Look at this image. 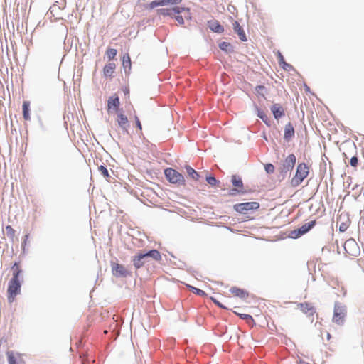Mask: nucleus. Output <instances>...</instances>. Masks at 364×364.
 <instances>
[{
	"mask_svg": "<svg viewBox=\"0 0 364 364\" xmlns=\"http://www.w3.org/2000/svg\"><path fill=\"white\" fill-rule=\"evenodd\" d=\"M21 292V283L19 279H11L8 285V301L12 303L16 296Z\"/></svg>",
	"mask_w": 364,
	"mask_h": 364,
	"instance_id": "nucleus-3",
	"label": "nucleus"
},
{
	"mask_svg": "<svg viewBox=\"0 0 364 364\" xmlns=\"http://www.w3.org/2000/svg\"><path fill=\"white\" fill-rule=\"evenodd\" d=\"M122 65L124 68L130 70L132 67L131 58L128 53L124 54L122 58Z\"/></svg>",
	"mask_w": 364,
	"mask_h": 364,
	"instance_id": "nucleus-27",
	"label": "nucleus"
},
{
	"mask_svg": "<svg viewBox=\"0 0 364 364\" xmlns=\"http://www.w3.org/2000/svg\"><path fill=\"white\" fill-rule=\"evenodd\" d=\"M146 258L147 257H151L156 261H161V253L157 250H152L149 251L146 253H144Z\"/></svg>",
	"mask_w": 364,
	"mask_h": 364,
	"instance_id": "nucleus-24",
	"label": "nucleus"
},
{
	"mask_svg": "<svg viewBox=\"0 0 364 364\" xmlns=\"http://www.w3.org/2000/svg\"><path fill=\"white\" fill-rule=\"evenodd\" d=\"M294 133L293 125L290 122L288 123L284 128V139L289 141L294 136Z\"/></svg>",
	"mask_w": 364,
	"mask_h": 364,
	"instance_id": "nucleus-19",
	"label": "nucleus"
},
{
	"mask_svg": "<svg viewBox=\"0 0 364 364\" xmlns=\"http://www.w3.org/2000/svg\"><path fill=\"white\" fill-rule=\"evenodd\" d=\"M271 111L276 119H279V118L284 117L285 114L284 109L279 104H274L271 107Z\"/></svg>",
	"mask_w": 364,
	"mask_h": 364,
	"instance_id": "nucleus-16",
	"label": "nucleus"
},
{
	"mask_svg": "<svg viewBox=\"0 0 364 364\" xmlns=\"http://www.w3.org/2000/svg\"><path fill=\"white\" fill-rule=\"evenodd\" d=\"M6 232L8 237L13 239L15 236V230L11 225H6L5 228Z\"/></svg>",
	"mask_w": 364,
	"mask_h": 364,
	"instance_id": "nucleus-32",
	"label": "nucleus"
},
{
	"mask_svg": "<svg viewBox=\"0 0 364 364\" xmlns=\"http://www.w3.org/2000/svg\"><path fill=\"white\" fill-rule=\"evenodd\" d=\"M264 169L267 173H273L275 171L274 166L272 164H265Z\"/></svg>",
	"mask_w": 364,
	"mask_h": 364,
	"instance_id": "nucleus-35",
	"label": "nucleus"
},
{
	"mask_svg": "<svg viewBox=\"0 0 364 364\" xmlns=\"http://www.w3.org/2000/svg\"><path fill=\"white\" fill-rule=\"evenodd\" d=\"M111 267L112 274L116 277H124L128 274V272L122 264L112 262Z\"/></svg>",
	"mask_w": 364,
	"mask_h": 364,
	"instance_id": "nucleus-9",
	"label": "nucleus"
},
{
	"mask_svg": "<svg viewBox=\"0 0 364 364\" xmlns=\"http://www.w3.org/2000/svg\"><path fill=\"white\" fill-rule=\"evenodd\" d=\"M182 12H185V18L191 19V11L190 9L186 8V7H180V6H176L171 9H161L157 10V14L161 15V16H172L175 14H180Z\"/></svg>",
	"mask_w": 364,
	"mask_h": 364,
	"instance_id": "nucleus-4",
	"label": "nucleus"
},
{
	"mask_svg": "<svg viewBox=\"0 0 364 364\" xmlns=\"http://www.w3.org/2000/svg\"><path fill=\"white\" fill-rule=\"evenodd\" d=\"M309 167L305 163H300L296 168V174L293 180L296 182H302L309 175Z\"/></svg>",
	"mask_w": 364,
	"mask_h": 364,
	"instance_id": "nucleus-6",
	"label": "nucleus"
},
{
	"mask_svg": "<svg viewBox=\"0 0 364 364\" xmlns=\"http://www.w3.org/2000/svg\"><path fill=\"white\" fill-rule=\"evenodd\" d=\"M346 316V309L340 304H335L333 321L338 325L343 323L344 318Z\"/></svg>",
	"mask_w": 364,
	"mask_h": 364,
	"instance_id": "nucleus-7",
	"label": "nucleus"
},
{
	"mask_svg": "<svg viewBox=\"0 0 364 364\" xmlns=\"http://www.w3.org/2000/svg\"><path fill=\"white\" fill-rule=\"evenodd\" d=\"M299 364H314V363H308L304 360H301Z\"/></svg>",
	"mask_w": 364,
	"mask_h": 364,
	"instance_id": "nucleus-46",
	"label": "nucleus"
},
{
	"mask_svg": "<svg viewBox=\"0 0 364 364\" xmlns=\"http://www.w3.org/2000/svg\"><path fill=\"white\" fill-rule=\"evenodd\" d=\"M120 105L119 98L117 94H114L110 96L107 100V110L109 112L113 109L115 112H117Z\"/></svg>",
	"mask_w": 364,
	"mask_h": 364,
	"instance_id": "nucleus-13",
	"label": "nucleus"
},
{
	"mask_svg": "<svg viewBox=\"0 0 364 364\" xmlns=\"http://www.w3.org/2000/svg\"><path fill=\"white\" fill-rule=\"evenodd\" d=\"M116 68L114 63H109L105 65L103 73L105 77H112Z\"/></svg>",
	"mask_w": 364,
	"mask_h": 364,
	"instance_id": "nucleus-22",
	"label": "nucleus"
},
{
	"mask_svg": "<svg viewBox=\"0 0 364 364\" xmlns=\"http://www.w3.org/2000/svg\"><path fill=\"white\" fill-rule=\"evenodd\" d=\"M240 317L245 320H246L247 323L249 324L255 323V321L252 316L249 314H241Z\"/></svg>",
	"mask_w": 364,
	"mask_h": 364,
	"instance_id": "nucleus-34",
	"label": "nucleus"
},
{
	"mask_svg": "<svg viewBox=\"0 0 364 364\" xmlns=\"http://www.w3.org/2000/svg\"><path fill=\"white\" fill-rule=\"evenodd\" d=\"M346 244H353L354 245H357L355 242L354 240H353L347 241Z\"/></svg>",
	"mask_w": 364,
	"mask_h": 364,
	"instance_id": "nucleus-45",
	"label": "nucleus"
},
{
	"mask_svg": "<svg viewBox=\"0 0 364 364\" xmlns=\"http://www.w3.org/2000/svg\"><path fill=\"white\" fill-rule=\"evenodd\" d=\"M117 53V51L114 48H108L106 50V55L109 60L114 59L116 57Z\"/></svg>",
	"mask_w": 364,
	"mask_h": 364,
	"instance_id": "nucleus-30",
	"label": "nucleus"
},
{
	"mask_svg": "<svg viewBox=\"0 0 364 364\" xmlns=\"http://www.w3.org/2000/svg\"><path fill=\"white\" fill-rule=\"evenodd\" d=\"M234 187L229 191L230 196H237L239 194H245L253 192L252 189H248L244 187L243 183H233Z\"/></svg>",
	"mask_w": 364,
	"mask_h": 364,
	"instance_id": "nucleus-11",
	"label": "nucleus"
},
{
	"mask_svg": "<svg viewBox=\"0 0 364 364\" xmlns=\"http://www.w3.org/2000/svg\"><path fill=\"white\" fill-rule=\"evenodd\" d=\"M358 160L356 156H353L350 159V164L353 167H356L358 165Z\"/></svg>",
	"mask_w": 364,
	"mask_h": 364,
	"instance_id": "nucleus-36",
	"label": "nucleus"
},
{
	"mask_svg": "<svg viewBox=\"0 0 364 364\" xmlns=\"http://www.w3.org/2000/svg\"><path fill=\"white\" fill-rule=\"evenodd\" d=\"M210 29L216 33H221L224 31L223 26H221L217 21H213L209 23Z\"/></svg>",
	"mask_w": 364,
	"mask_h": 364,
	"instance_id": "nucleus-25",
	"label": "nucleus"
},
{
	"mask_svg": "<svg viewBox=\"0 0 364 364\" xmlns=\"http://www.w3.org/2000/svg\"><path fill=\"white\" fill-rule=\"evenodd\" d=\"M156 6H158V1H154L151 2V3L149 4V6H148V7H149V9H154V8H155V7H156Z\"/></svg>",
	"mask_w": 364,
	"mask_h": 364,
	"instance_id": "nucleus-42",
	"label": "nucleus"
},
{
	"mask_svg": "<svg viewBox=\"0 0 364 364\" xmlns=\"http://www.w3.org/2000/svg\"><path fill=\"white\" fill-rule=\"evenodd\" d=\"M168 4L176 5L181 3L182 0H167Z\"/></svg>",
	"mask_w": 364,
	"mask_h": 364,
	"instance_id": "nucleus-41",
	"label": "nucleus"
},
{
	"mask_svg": "<svg viewBox=\"0 0 364 364\" xmlns=\"http://www.w3.org/2000/svg\"><path fill=\"white\" fill-rule=\"evenodd\" d=\"M279 63L282 68L285 70H289L292 68V66L290 64L284 61V58L281 54H279Z\"/></svg>",
	"mask_w": 364,
	"mask_h": 364,
	"instance_id": "nucleus-29",
	"label": "nucleus"
},
{
	"mask_svg": "<svg viewBox=\"0 0 364 364\" xmlns=\"http://www.w3.org/2000/svg\"><path fill=\"white\" fill-rule=\"evenodd\" d=\"M260 205L257 202H246L234 205V210L241 214H246L250 211L259 209Z\"/></svg>",
	"mask_w": 364,
	"mask_h": 364,
	"instance_id": "nucleus-5",
	"label": "nucleus"
},
{
	"mask_svg": "<svg viewBox=\"0 0 364 364\" xmlns=\"http://www.w3.org/2000/svg\"><path fill=\"white\" fill-rule=\"evenodd\" d=\"M13 272V277L11 279H19L20 275L22 272V269L21 268L20 264L18 262H15L11 268Z\"/></svg>",
	"mask_w": 364,
	"mask_h": 364,
	"instance_id": "nucleus-23",
	"label": "nucleus"
},
{
	"mask_svg": "<svg viewBox=\"0 0 364 364\" xmlns=\"http://www.w3.org/2000/svg\"><path fill=\"white\" fill-rule=\"evenodd\" d=\"M257 115L267 126H270L269 117L264 112L259 111Z\"/></svg>",
	"mask_w": 364,
	"mask_h": 364,
	"instance_id": "nucleus-31",
	"label": "nucleus"
},
{
	"mask_svg": "<svg viewBox=\"0 0 364 364\" xmlns=\"http://www.w3.org/2000/svg\"><path fill=\"white\" fill-rule=\"evenodd\" d=\"M187 287L191 291H192L193 293H194L197 295L202 296H204L206 295L205 292L200 289H198V288L194 287L191 285H187Z\"/></svg>",
	"mask_w": 364,
	"mask_h": 364,
	"instance_id": "nucleus-28",
	"label": "nucleus"
},
{
	"mask_svg": "<svg viewBox=\"0 0 364 364\" xmlns=\"http://www.w3.org/2000/svg\"><path fill=\"white\" fill-rule=\"evenodd\" d=\"M348 227V225L346 223H342L339 225V230L341 232H345L347 230Z\"/></svg>",
	"mask_w": 364,
	"mask_h": 364,
	"instance_id": "nucleus-39",
	"label": "nucleus"
},
{
	"mask_svg": "<svg viewBox=\"0 0 364 364\" xmlns=\"http://www.w3.org/2000/svg\"><path fill=\"white\" fill-rule=\"evenodd\" d=\"M164 173L169 182H183L184 180L182 174L171 168L165 169Z\"/></svg>",
	"mask_w": 364,
	"mask_h": 364,
	"instance_id": "nucleus-8",
	"label": "nucleus"
},
{
	"mask_svg": "<svg viewBox=\"0 0 364 364\" xmlns=\"http://www.w3.org/2000/svg\"><path fill=\"white\" fill-rule=\"evenodd\" d=\"M231 182H242V178L237 175H232L231 178Z\"/></svg>",
	"mask_w": 364,
	"mask_h": 364,
	"instance_id": "nucleus-37",
	"label": "nucleus"
},
{
	"mask_svg": "<svg viewBox=\"0 0 364 364\" xmlns=\"http://www.w3.org/2000/svg\"><path fill=\"white\" fill-rule=\"evenodd\" d=\"M29 106L30 102L28 101H24L23 102V119L26 121H28L31 119L30 113H29Z\"/></svg>",
	"mask_w": 364,
	"mask_h": 364,
	"instance_id": "nucleus-26",
	"label": "nucleus"
},
{
	"mask_svg": "<svg viewBox=\"0 0 364 364\" xmlns=\"http://www.w3.org/2000/svg\"><path fill=\"white\" fill-rule=\"evenodd\" d=\"M99 173L103 176L104 179L107 181L114 180L112 175H114L112 169L108 170L107 167L105 165H100L97 167Z\"/></svg>",
	"mask_w": 364,
	"mask_h": 364,
	"instance_id": "nucleus-15",
	"label": "nucleus"
},
{
	"mask_svg": "<svg viewBox=\"0 0 364 364\" xmlns=\"http://www.w3.org/2000/svg\"><path fill=\"white\" fill-rule=\"evenodd\" d=\"M296 158L294 154H289L278 166V171L283 177L291 174L296 164Z\"/></svg>",
	"mask_w": 364,
	"mask_h": 364,
	"instance_id": "nucleus-2",
	"label": "nucleus"
},
{
	"mask_svg": "<svg viewBox=\"0 0 364 364\" xmlns=\"http://www.w3.org/2000/svg\"><path fill=\"white\" fill-rule=\"evenodd\" d=\"M116 121L118 126L122 129L123 132L128 133V128L129 122L127 117L122 112L117 113Z\"/></svg>",
	"mask_w": 364,
	"mask_h": 364,
	"instance_id": "nucleus-10",
	"label": "nucleus"
},
{
	"mask_svg": "<svg viewBox=\"0 0 364 364\" xmlns=\"http://www.w3.org/2000/svg\"><path fill=\"white\" fill-rule=\"evenodd\" d=\"M175 19L181 25H183L184 23V19L182 16L177 15V16H176Z\"/></svg>",
	"mask_w": 364,
	"mask_h": 364,
	"instance_id": "nucleus-38",
	"label": "nucleus"
},
{
	"mask_svg": "<svg viewBox=\"0 0 364 364\" xmlns=\"http://www.w3.org/2000/svg\"><path fill=\"white\" fill-rule=\"evenodd\" d=\"M186 173L190 177V179L193 181H203L205 180L207 182H217L215 178L208 171L203 170L200 171H195L190 166H185Z\"/></svg>",
	"mask_w": 364,
	"mask_h": 364,
	"instance_id": "nucleus-1",
	"label": "nucleus"
},
{
	"mask_svg": "<svg viewBox=\"0 0 364 364\" xmlns=\"http://www.w3.org/2000/svg\"><path fill=\"white\" fill-rule=\"evenodd\" d=\"M158 6H164L168 4L167 0H158Z\"/></svg>",
	"mask_w": 364,
	"mask_h": 364,
	"instance_id": "nucleus-43",
	"label": "nucleus"
},
{
	"mask_svg": "<svg viewBox=\"0 0 364 364\" xmlns=\"http://www.w3.org/2000/svg\"><path fill=\"white\" fill-rule=\"evenodd\" d=\"M232 28L235 33H237L240 39L242 41H247V37L242 28L237 21L232 22Z\"/></svg>",
	"mask_w": 364,
	"mask_h": 364,
	"instance_id": "nucleus-17",
	"label": "nucleus"
},
{
	"mask_svg": "<svg viewBox=\"0 0 364 364\" xmlns=\"http://www.w3.org/2000/svg\"><path fill=\"white\" fill-rule=\"evenodd\" d=\"M230 46V43L226 42H223L220 44V48L223 50H226L227 48Z\"/></svg>",
	"mask_w": 364,
	"mask_h": 364,
	"instance_id": "nucleus-40",
	"label": "nucleus"
},
{
	"mask_svg": "<svg viewBox=\"0 0 364 364\" xmlns=\"http://www.w3.org/2000/svg\"><path fill=\"white\" fill-rule=\"evenodd\" d=\"M327 338H328V339H330V338H331V335H330V333H328V334H327Z\"/></svg>",
	"mask_w": 364,
	"mask_h": 364,
	"instance_id": "nucleus-47",
	"label": "nucleus"
},
{
	"mask_svg": "<svg viewBox=\"0 0 364 364\" xmlns=\"http://www.w3.org/2000/svg\"><path fill=\"white\" fill-rule=\"evenodd\" d=\"M230 291L233 296L241 299H246L248 296V293L247 291L236 287H232L230 289Z\"/></svg>",
	"mask_w": 364,
	"mask_h": 364,
	"instance_id": "nucleus-21",
	"label": "nucleus"
},
{
	"mask_svg": "<svg viewBox=\"0 0 364 364\" xmlns=\"http://www.w3.org/2000/svg\"><path fill=\"white\" fill-rule=\"evenodd\" d=\"M316 225V220H311L307 223L304 224L298 229L297 236L302 235L309 231Z\"/></svg>",
	"mask_w": 364,
	"mask_h": 364,
	"instance_id": "nucleus-20",
	"label": "nucleus"
},
{
	"mask_svg": "<svg viewBox=\"0 0 364 364\" xmlns=\"http://www.w3.org/2000/svg\"><path fill=\"white\" fill-rule=\"evenodd\" d=\"M146 259L144 253H139L133 257V264L136 269L141 267L144 263V259Z\"/></svg>",
	"mask_w": 364,
	"mask_h": 364,
	"instance_id": "nucleus-18",
	"label": "nucleus"
},
{
	"mask_svg": "<svg viewBox=\"0 0 364 364\" xmlns=\"http://www.w3.org/2000/svg\"><path fill=\"white\" fill-rule=\"evenodd\" d=\"M134 120H135L136 126L139 129V135L140 136L143 135L142 125H141V121H140V119H139V118L138 117L137 115L134 116Z\"/></svg>",
	"mask_w": 364,
	"mask_h": 364,
	"instance_id": "nucleus-33",
	"label": "nucleus"
},
{
	"mask_svg": "<svg viewBox=\"0 0 364 364\" xmlns=\"http://www.w3.org/2000/svg\"><path fill=\"white\" fill-rule=\"evenodd\" d=\"M298 308L308 316H313L315 312V308L312 306L311 304L308 302L299 303L297 305Z\"/></svg>",
	"mask_w": 364,
	"mask_h": 364,
	"instance_id": "nucleus-14",
	"label": "nucleus"
},
{
	"mask_svg": "<svg viewBox=\"0 0 364 364\" xmlns=\"http://www.w3.org/2000/svg\"><path fill=\"white\" fill-rule=\"evenodd\" d=\"M6 356L9 364H25L23 356L20 353L8 351L6 353Z\"/></svg>",
	"mask_w": 364,
	"mask_h": 364,
	"instance_id": "nucleus-12",
	"label": "nucleus"
},
{
	"mask_svg": "<svg viewBox=\"0 0 364 364\" xmlns=\"http://www.w3.org/2000/svg\"><path fill=\"white\" fill-rule=\"evenodd\" d=\"M212 300L213 301V302L217 304L218 306L221 307V308H225L219 301H218L217 300H215V299L212 298Z\"/></svg>",
	"mask_w": 364,
	"mask_h": 364,
	"instance_id": "nucleus-44",
	"label": "nucleus"
}]
</instances>
